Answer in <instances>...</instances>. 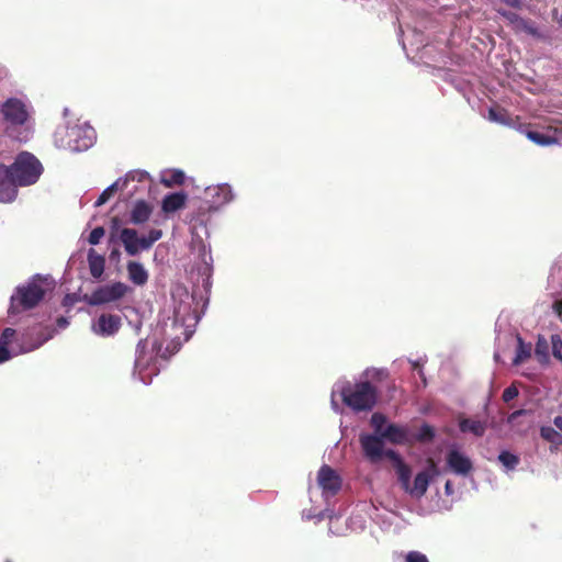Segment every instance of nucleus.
<instances>
[{
  "instance_id": "nucleus-1",
  "label": "nucleus",
  "mask_w": 562,
  "mask_h": 562,
  "mask_svg": "<svg viewBox=\"0 0 562 562\" xmlns=\"http://www.w3.org/2000/svg\"><path fill=\"white\" fill-rule=\"evenodd\" d=\"M175 301L173 317L162 325V335L170 341L146 338L138 341L135 352L133 376L144 384H150L160 372L159 359L166 360L175 355L195 330L200 319L194 305V297L188 291L178 289L172 294Z\"/></svg>"
},
{
  "instance_id": "nucleus-2",
  "label": "nucleus",
  "mask_w": 562,
  "mask_h": 562,
  "mask_svg": "<svg viewBox=\"0 0 562 562\" xmlns=\"http://www.w3.org/2000/svg\"><path fill=\"white\" fill-rule=\"evenodd\" d=\"M63 115L65 122L54 133L55 146L71 153H81L92 147L97 139L94 128L87 122L80 123L69 117L68 108L64 109Z\"/></svg>"
},
{
  "instance_id": "nucleus-3",
  "label": "nucleus",
  "mask_w": 562,
  "mask_h": 562,
  "mask_svg": "<svg viewBox=\"0 0 562 562\" xmlns=\"http://www.w3.org/2000/svg\"><path fill=\"white\" fill-rule=\"evenodd\" d=\"M49 285L48 277L41 274H35L25 283L18 285L10 297L8 322L11 325L18 324L19 315L36 307L43 301Z\"/></svg>"
},
{
  "instance_id": "nucleus-4",
  "label": "nucleus",
  "mask_w": 562,
  "mask_h": 562,
  "mask_svg": "<svg viewBox=\"0 0 562 562\" xmlns=\"http://www.w3.org/2000/svg\"><path fill=\"white\" fill-rule=\"evenodd\" d=\"M334 395H339L355 413L372 411L378 401L376 387L367 380L352 384L347 379H339L334 383Z\"/></svg>"
},
{
  "instance_id": "nucleus-5",
  "label": "nucleus",
  "mask_w": 562,
  "mask_h": 562,
  "mask_svg": "<svg viewBox=\"0 0 562 562\" xmlns=\"http://www.w3.org/2000/svg\"><path fill=\"white\" fill-rule=\"evenodd\" d=\"M7 124V133L18 142H27L33 135L30 105L22 99L9 98L0 106Z\"/></svg>"
},
{
  "instance_id": "nucleus-6",
  "label": "nucleus",
  "mask_w": 562,
  "mask_h": 562,
  "mask_svg": "<svg viewBox=\"0 0 562 562\" xmlns=\"http://www.w3.org/2000/svg\"><path fill=\"white\" fill-rule=\"evenodd\" d=\"M394 469L402 490L415 499H420L426 494L430 482L439 473L437 465L434 462H430L425 469L415 475L412 482V470L403 459Z\"/></svg>"
},
{
  "instance_id": "nucleus-7",
  "label": "nucleus",
  "mask_w": 562,
  "mask_h": 562,
  "mask_svg": "<svg viewBox=\"0 0 562 562\" xmlns=\"http://www.w3.org/2000/svg\"><path fill=\"white\" fill-rule=\"evenodd\" d=\"M384 442L382 437L378 435L361 434L359 436L363 457L371 464H379L383 459H389L395 468L402 460V457L395 450L386 449Z\"/></svg>"
},
{
  "instance_id": "nucleus-8",
  "label": "nucleus",
  "mask_w": 562,
  "mask_h": 562,
  "mask_svg": "<svg viewBox=\"0 0 562 562\" xmlns=\"http://www.w3.org/2000/svg\"><path fill=\"white\" fill-rule=\"evenodd\" d=\"M8 168L22 187L35 183L43 172L40 160L27 151L18 155L15 161Z\"/></svg>"
},
{
  "instance_id": "nucleus-9",
  "label": "nucleus",
  "mask_w": 562,
  "mask_h": 562,
  "mask_svg": "<svg viewBox=\"0 0 562 562\" xmlns=\"http://www.w3.org/2000/svg\"><path fill=\"white\" fill-rule=\"evenodd\" d=\"M56 334V329L46 326L45 328L40 329V334L35 342L33 344H22L19 346H12L11 348H7V346L0 344V363L8 361L13 356L20 353H26L40 348L47 340L52 339Z\"/></svg>"
},
{
  "instance_id": "nucleus-10",
  "label": "nucleus",
  "mask_w": 562,
  "mask_h": 562,
  "mask_svg": "<svg viewBox=\"0 0 562 562\" xmlns=\"http://www.w3.org/2000/svg\"><path fill=\"white\" fill-rule=\"evenodd\" d=\"M127 290L128 286L122 282H115L100 286L92 292L89 303L91 305H102L115 302L123 297Z\"/></svg>"
},
{
  "instance_id": "nucleus-11",
  "label": "nucleus",
  "mask_w": 562,
  "mask_h": 562,
  "mask_svg": "<svg viewBox=\"0 0 562 562\" xmlns=\"http://www.w3.org/2000/svg\"><path fill=\"white\" fill-rule=\"evenodd\" d=\"M317 484L323 496L328 499L340 491L342 482L340 475L333 468L325 464L318 470Z\"/></svg>"
},
{
  "instance_id": "nucleus-12",
  "label": "nucleus",
  "mask_w": 562,
  "mask_h": 562,
  "mask_svg": "<svg viewBox=\"0 0 562 562\" xmlns=\"http://www.w3.org/2000/svg\"><path fill=\"white\" fill-rule=\"evenodd\" d=\"M122 325L121 317L113 314H101L92 322V331L101 337L115 335Z\"/></svg>"
},
{
  "instance_id": "nucleus-13",
  "label": "nucleus",
  "mask_w": 562,
  "mask_h": 562,
  "mask_svg": "<svg viewBox=\"0 0 562 562\" xmlns=\"http://www.w3.org/2000/svg\"><path fill=\"white\" fill-rule=\"evenodd\" d=\"M381 437L393 445H413V432L407 425L390 423L384 427Z\"/></svg>"
},
{
  "instance_id": "nucleus-14",
  "label": "nucleus",
  "mask_w": 562,
  "mask_h": 562,
  "mask_svg": "<svg viewBox=\"0 0 562 562\" xmlns=\"http://www.w3.org/2000/svg\"><path fill=\"white\" fill-rule=\"evenodd\" d=\"M18 187L21 186L15 181L9 168L0 165V202H12L16 198Z\"/></svg>"
},
{
  "instance_id": "nucleus-15",
  "label": "nucleus",
  "mask_w": 562,
  "mask_h": 562,
  "mask_svg": "<svg viewBox=\"0 0 562 562\" xmlns=\"http://www.w3.org/2000/svg\"><path fill=\"white\" fill-rule=\"evenodd\" d=\"M205 193L210 198L212 205L216 209L231 203L235 198L232 187L227 183L210 186L206 188Z\"/></svg>"
},
{
  "instance_id": "nucleus-16",
  "label": "nucleus",
  "mask_w": 562,
  "mask_h": 562,
  "mask_svg": "<svg viewBox=\"0 0 562 562\" xmlns=\"http://www.w3.org/2000/svg\"><path fill=\"white\" fill-rule=\"evenodd\" d=\"M447 464L453 473L459 475H467L472 470L471 460L457 449L448 452Z\"/></svg>"
},
{
  "instance_id": "nucleus-17",
  "label": "nucleus",
  "mask_w": 562,
  "mask_h": 562,
  "mask_svg": "<svg viewBox=\"0 0 562 562\" xmlns=\"http://www.w3.org/2000/svg\"><path fill=\"white\" fill-rule=\"evenodd\" d=\"M199 274L203 278V286L206 289L210 285V278L213 271V257L211 249L206 245L201 244L199 262L196 265Z\"/></svg>"
},
{
  "instance_id": "nucleus-18",
  "label": "nucleus",
  "mask_w": 562,
  "mask_h": 562,
  "mask_svg": "<svg viewBox=\"0 0 562 562\" xmlns=\"http://www.w3.org/2000/svg\"><path fill=\"white\" fill-rule=\"evenodd\" d=\"M153 213V205L145 200H137L130 211V223L140 225L146 223Z\"/></svg>"
},
{
  "instance_id": "nucleus-19",
  "label": "nucleus",
  "mask_w": 562,
  "mask_h": 562,
  "mask_svg": "<svg viewBox=\"0 0 562 562\" xmlns=\"http://www.w3.org/2000/svg\"><path fill=\"white\" fill-rule=\"evenodd\" d=\"M120 240L122 241L127 255L136 256L139 251L138 234L134 228H123L120 233Z\"/></svg>"
},
{
  "instance_id": "nucleus-20",
  "label": "nucleus",
  "mask_w": 562,
  "mask_h": 562,
  "mask_svg": "<svg viewBox=\"0 0 562 562\" xmlns=\"http://www.w3.org/2000/svg\"><path fill=\"white\" fill-rule=\"evenodd\" d=\"M187 194L184 192H175L165 195L161 202V209L165 213H173L184 207L187 202Z\"/></svg>"
},
{
  "instance_id": "nucleus-21",
  "label": "nucleus",
  "mask_w": 562,
  "mask_h": 562,
  "mask_svg": "<svg viewBox=\"0 0 562 562\" xmlns=\"http://www.w3.org/2000/svg\"><path fill=\"white\" fill-rule=\"evenodd\" d=\"M459 428L462 432H471L476 437H482L486 431L487 425L483 420L462 418L459 422Z\"/></svg>"
},
{
  "instance_id": "nucleus-22",
  "label": "nucleus",
  "mask_w": 562,
  "mask_h": 562,
  "mask_svg": "<svg viewBox=\"0 0 562 562\" xmlns=\"http://www.w3.org/2000/svg\"><path fill=\"white\" fill-rule=\"evenodd\" d=\"M540 436L550 443L551 452L558 451L562 446V434L552 426H542L540 428Z\"/></svg>"
},
{
  "instance_id": "nucleus-23",
  "label": "nucleus",
  "mask_w": 562,
  "mask_h": 562,
  "mask_svg": "<svg viewBox=\"0 0 562 562\" xmlns=\"http://www.w3.org/2000/svg\"><path fill=\"white\" fill-rule=\"evenodd\" d=\"M127 272L133 283L143 285L147 282L148 273L142 263L135 261L128 262Z\"/></svg>"
},
{
  "instance_id": "nucleus-24",
  "label": "nucleus",
  "mask_w": 562,
  "mask_h": 562,
  "mask_svg": "<svg viewBox=\"0 0 562 562\" xmlns=\"http://www.w3.org/2000/svg\"><path fill=\"white\" fill-rule=\"evenodd\" d=\"M104 258L98 255L94 249L88 251V263L90 273L93 278H100L104 271Z\"/></svg>"
},
{
  "instance_id": "nucleus-25",
  "label": "nucleus",
  "mask_w": 562,
  "mask_h": 562,
  "mask_svg": "<svg viewBox=\"0 0 562 562\" xmlns=\"http://www.w3.org/2000/svg\"><path fill=\"white\" fill-rule=\"evenodd\" d=\"M486 119L492 122L504 126L513 125V119L509 116L508 112L502 108L491 106L487 111Z\"/></svg>"
},
{
  "instance_id": "nucleus-26",
  "label": "nucleus",
  "mask_w": 562,
  "mask_h": 562,
  "mask_svg": "<svg viewBox=\"0 0 562 562\" xmlns=\"http://www.w3.org/2000/svg\"><path fill=\"white\" fill-rule=\"evenodd\" d=\"M184 172L180 169H169L162 172L161 175V183L165 187H173L176 184H182L184 182Z\"/></svg>"
},
{
  "instance_id": "nucleus-27",
  "label": "nucleus",
  "mask_w": 562,
  "mask_h": 562,
  "mask_svg": "<svg viewBox=\"0 0 562 562\" xmlns=\"http://www.w3.org/2000/svg\"><path fill=\"white\" fill-rule=\"evenodd\" d=\"M497 460L502 464L505 472L514 471L520 463V458L508 450H502L497 457Z\"/></svg>"
},
{
  "instance_id": "nucleus-28",
  "label": "nucleus",
  "mask_w": 562,
  "mask_h": 562,
  "mask_svg": "<svg viewBox=\"0 0 562 562\" xmlns=\"http://www.w3.org/2000/svg\"><path fill=\"white\" fill-rule=\"evenodd\" d=\"M27 337H29V334L23 335L22 342L16 344L15 346L22 345L23 342L24 344H33L34 341H27ZM15 341H18L16 330L11 327L4 328L0 336V344L7 346V348H9V346H11V347L14 346L13 342H15Z\"/></svg>"
},
{
  "instance_id": "nucleus-29",
  "label": "nucleus",
  "mask_w": 562,
  "mask_h": 562,
  "mask_svg": "<svg viewBox=\"0 0 562 562\" xmlns=\"http://www.w3.org/2000/svg\"><path fill=\"white\" fill-rule=\"evenodd\" d=\"M162 232L160 229H150L147 235L138 236L139 251L148 250L151 246L161 238Z\"/></svg>"
},
{
  "instance_id": "nucleus-30",
  "label": "nucleus",
  "mask_w": 562,
  "mask_h": 562,
  "mask_svg": "<svg viewBox=\"0 0 562 562\" xmlns=\"http://www.w3.org/2000/svg\"><path fill=\"white\" fill-rule=\"evenodd\" d=\"M517 349H516V356L513 359L514 364H520L531 356V345L525 344L524 340L517 336Z\"/></svg>"
},
{
  "instance_id": "nucleus-31",
  "label": "nucleus",
  "mask_w": 562,
  "mask_h": 562,
  "mask_svg": "<svg viewBox=\"0 0 562 562\" xmlns=\"http://www.w3.org/2000/svg\"><path fill=\"white\" fill-rule=\"evenodd\" d=\"M528 139H530L532 143L539 145V146H550L552 144L558 143V138L550 136L546 133L538 132V131H529L527 133Z\"/></svg>"
},
{
  "instance_id": "nucleus-32",
  "label": "nucleus",
  "mask_w": 562,
  "mask_h": 562,
  "mask_svg": "<svg viewBox=\"0 0 562 562\" xmlns=\"http://www.w3.org/2000/svg\"><path fill=\"white\" fill-rule=\"evenodd\" d=\"M550 347L551 344L546 338L539 337L536 344L535 353L540 363L546 364L549 362Z\"/></svg>"
},
{
  "instance_id": "nucleus-33",
  "label": "nucleus",
  "mask_w": 562,
  "mask_h": 562,
  "mask_svg": "<svg viewBox=\"0 0 562 562\" xmlns=\"http://www.w3.org/2000/svg\"><path fill=\"white\" fill-rule=\"evenodd\" d=\"M435 437V429L428 425L423 424L419 428V430L415 434H413V443L418 442H429Z\"/></svg>"
},
{
  "instance_id": "nucleus-34",
  "label": "nucleus",
  "mask_w": 562,
  "mask_h": 562,
  "mask_svg": "<svg viewBox=\"0 0 562 562\" xmlns=\"http://www.w3.org/2000/svg\"><path fill=\"white\" fill-rule=\"evenodd\" d=\"M370 424H371L372 428L374 429L373 435L381 436L384 430V427L389 423H387L386 416L383 415L382 413H373L370 418Z\"/></svg>"
},
{
  "instance_id": "nucleus-35",
  "label": "nucleus",
  "mask_w": 562,
  "mask_h": 562,
  "mask_svg": "<svg viewBox=\"0 0 562 562\" xmlns=\"http://www.w3.org/2000/svg\"><path fill=\"white\" fill-rule=\"evenodd\" d=\"M550 344H551L550 350L552 352V356L557 360L562 362V339H561L560 335H558V334L551 335Z\"/></svg>"
},
{
  "instance_id": "nucleus-36",
  "label": "nucleus",
  "mask_w": 562,
  "mask_h": 562,
  "mask_svg": "<svg viewBox=\"0 0 562 562\" xmlns=\"http://www.w3.org/2000/svg\"><path fill=\"white\" fill-rule=\"evenodd\" d=\"M497 13L505 18L515 29H518L522 23V18L517 13L504 9H496Z\"/></svg>"
},
{
  "instance_id": "nucleus-37",
  "label": "nucleus",
  "mask_w": 562,
  "mask_h": 562,
  "mask_svg": "<svg viewBox=\"0 0 562 562\" xmlns=\"http://www.w3.org/2000/svg\"><path fill=\"white\" fill-rule=\"evenodd\" d=\"M404 562H429V560L425 553L412 550L405 553Z\"/></svg>"
},
{
  "instance_id": "nucleus-38",
  "label": "nucleus",
  "mask_w": 562,
  "mask_h": 562,
  "mask_svg": "<svg viewBox=\"0 0 562 562\" xmlns=\"http://www.w3.org/2000/svg\"><path fill=\"white\" fill-rule=\"evenodd\" d=\"M114 192H116V190L113 188V186H109L108 188H105L94 202V206L99 207L106 203Z\"/></svg>"
},
{
  "instance_id": "nucleus-39",
  "label": "nucleus",
  "mask_w": 562,
  "mask_h": 562,
  "mask_svg": "<svg viewBox=\"0 0 562 562\" xmlns=\"http://www.w3.org/2000/svg\"><path fill=\"white\" fill-rule=\"evenodd\" d=\"M363 376L366 379H370L371 378V379L382 380V379L387 376V371L385 369L371 368V369H367L363 372Z\"/></svg>"
},
{
  "instance_id": "nucleus-40",
  "label": "nucleus",
  "mask_w": 562,
  "mask_h": 562,
  "mask_svg": "<svg viewBox=\"0 0 562 562\" xmlns=\"http://www.w3.org/2000/svg\"><path fill=\"white\" fill-rule=\"evenodd\" d=\"M517 30L524 31L533 37H540V33L536 25L525 19L522 20V23L519 25Z\"/></svg>"
},
{
  "instance_id": "nucleus-41",
  "label": "nucleus",
  "mask_w": 562,
  "mask_h": 562,
  "mask_svg": "<svg viewBox=\"0 0 562 562\" xmlns=\"http://www.w3.org/2000/svg\"><path fill=\"white\" fill-rule=\"evenodd\" d=\"M105 229L102 226L93 228L89 235L88 241L90 245H98L101 238L104 236Z\"/></svg>"
},
{
  "instance_id": "nucleus-42",
  "label": "nucleus",
  "mask_w": 562,
  "mask_h": 562,
  "mask_svg": "<svg viewBox=\"0 0 562 562\" xmlns=\"http://www.w3.org/2000/svg\"><path fill=\"white\" fill-rule=\"evenodd\" d=\"M128 181L143 182L149 178V173L145 170H133L126 173Z\"/></svg>"
},
{
  "instance_id": "nucleus-43",
  "label": "nucleus",
  "mask_w": 562,
  "mask_h": 562,
  "mask_svg": "<svg viewBox=\"0 0 562 562\" xmlns=\"http://www.w3.org/2000/svg\"><path fill=\"white\" fill-rule=\"evenodd\" d=\"M518 396V389L515 385L506 387L503 392V401L508 403Z\"/></svg>"
},
{
  "instance_id": "nucleus-44",
  "label": "nucleus",
  "mask_w": 562,
  "mask_h": 562,
  "mask_svg": "<svg viewBox=\"0 0 562 562\" xmlns=\"http://www.w3.org/2000/svg\"><path fill=\"white\" fill-rule=\"evenodd\" d=\"M128 179H127V176L125 175L124 177L122 178H119L116 181H114L111 186H113V188L117 191V190H123L127 183H128Z\"/></svg>"
},
{
  "instance_id": "nucleus-45",
  "label": "nucleus",
  "mask_w": 562,
  "mask_h": 562,
  "mask_svg": "<svg viewBox=\"0 0 562 562\" xmlns=\"http://www.w3.org/2000/svg\"><path fill=\"white\" fill-rule=\"evenodd\" d=\"M336 396L337 395H334V386L331 387V394H330V406H331V409L337 413V414H340L342 413V408L341 406L338 404V402L336 401Z\"/></svg>"
},
{
  "instance_id": "nucleus-46",
  "label": "nucleus",
  "mask_w": 562,
  "mask_h": 562,
  "mask_svg": "<svg viewBox=\"0 0 562 562\" xmlns=\"http://www.w3.org/2000/svg\"><path fill=\"white\" fill-rule=\"evenodd\" d=\"M56 324L59 329H64L68 326L69 322L66 317L60 316L57 318Z\"/></svg>"
},
{
  "instance_id": "nucleus-47",
  "label": "nucleus",
  "mask_w": 562,
  "mask_h": 562,
  "mask_svg": "<svg viewBox=\"0 0 562 562\" xmlns=\"http://www.w3.org/2000/svg\"><path fill=\"white\" fill-rule=\"evenodd\" d=\"M525 414V411L524 409H519V411H515L513 412L509 416H508V423L509 424H513L516 418L520 415Z\"/></svg>"
},
{
  "instance_id": "nucleus-48",
  "label": "nucleus",
  "mask_w": 562,
  "mask_h": 562,
  "mask_svg": "<svg viewBox=\"0 0 562 562\" xmlns=\"http://www.w3.org/2000/svg\"><path fill=\"white\" fill-rule=\"evenodd\" d=\"M553 310L562 318V299L553 303Z\"/></svg>"
},
{
  "instance_id": "nucleus-49",
  "label": "nucleus",
  "mask_w": 562,
  "mask_h": 562,
  "mask_svg": "<svg viewBox=\"0 0 562 562\" xmlns=\"http://www.w3.org/2000/svg\"><path fill=\"white\" fill-rule=\"evenodd\" d=\"M445 492H446V494L448 496L453 494V486H452V483L450 481L446 482V484H445Z\"/></svg>"
},
{
  "instance_id": "nucleus-50",
  "label": "nucleus",
  "mask_w": 562,
  "mask_h": 562,
  "mask_svg": "<svg viewBox=\"0 0 562 562\" xmlns=\"http://www.w3.org/2000/svg\"><path fill=\"white\" fill-rule=\"evenodd\" d=\"M553 424L558 428V431L562 432V416H557Z\"/></svg>"
},
{
  "instance_id": "nucleus-51",
  "label": "nucleus",
  "mask_w": 562,
  "mask_h": 562,
  "mask_svg": "<svg viewBox=\"0 0 562 562\" xmlns=\"http://www.w3.org/2000/svg\"><path fill=\"white\" fill-rule=\"evenodd\" d=\"M411 362H412V364H413L414 369H417V368H419V367H420L419 361H411Z\"/></svg>"
},
{
  "instance_id": "nucleus-52",
  "label": "nucleus",
  "mask_w": 562,
  "mask_h": 562,
  "mask_svg": "<svg viewBox=\"0 0 562 562\" xmlns=\"http://www.w3.org/2000/svg\"><path fill=\"white\" fill-rule=\"evenodd\" d=\"M303 518L304 519H312L313 516L311 515V513H307V515L303 513Z\"/></svg>"
},
{
  "instance_id": "nucleus-53",
  "label": "nucleus",
  "mask_w": 562,
  "mask_h": 562,
  "mask_svg": "<svg viewBox=\"0 0 562 562\" xmlns=\"http://www.w3.org/2000/svg\"><path fill=\"white\" fill-rule=\"evenodd\" d=\"M303 518L304 519H312L313 516L311 515V513H307V515L303 513Z\"/></svg>"
},
{
  "instance_id": "nucleus-54",
  "label": "nucleus",
  "mask_w": 562,
  "mask_h": 562,
  "mask_svg": "<svg viewBox=\"0 0 562 562\" xmlns=\"http://www.w3.org/2000/svg\"><path fill=\"white\" fill-rule=\"evenodd\" d=\"M324 517H325V514L321 513L316 518L319 521V520L324 519Z\"/></svg>"
},
{
  "instance_id": "nucleus-55",
  "label": "nucleus",
  "mask_w": 562,
  "mask_h": 562,
  "mask_svg": "<svg viewBox=\"0 0 562 562\" xmlns=\"http://www.w3.org/2000/svg\"><path fill=\"white\" fill-rule=\"evenodd\" d=\"M494 359H495L496 361H499V355H498V352H495V353H494Z\"/></svg>"
},
{
  "instance_id": "nucleus-56",
  "label": "nucleus",
  "mask_w": 562,
  "mask_h": 562,
  "mask_svg": "<svg viewBox=\"0 0 562 562\" xmlns=\"http://www.w3.org/2000/svg\"><path fill=\"white\" fill-rule=\"evenodd\" d=\"M420 378L425 381L424 372L422 370L418 371Z\"/></svg>"
},
{
  "instance_id": "nucleus-57",
  "label": "nucleus",
  "mask_w": 562,
  "mask_h": 562,
  "mask_svg": "<svg viewBox=\"0 0 562 562\" xmlns=\"http://www.w3.org/2000/svg\"><path fill=\"white\" fill-rule=\"evenodd\" d=\"M559 25L562 27V15L560 16L559 21H558Z\"/></svg>"
},
{
  "instance_id": "nucleus-58",
  "label": "nucleus",
  "mask_w": 562,
  "mask_h": 562,
  "mask_svg": "<svg viewBox=\"0 0 562 562\" xmlns=\"http://www.w3.org/2000/svg\"><path fill=\"white\" fill-rule=\"evenodd\" d=\"M7 562H11V561H7Z\"/></svg>"
}]
</instances>
